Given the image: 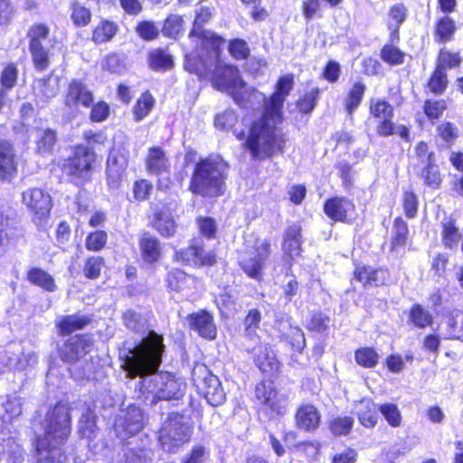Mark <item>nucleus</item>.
<instances>
[{
	"instance_id": "f257e3e1",
	"label": "nucleus",
	"mask_w": 463,
	"mask_h": 463,
	"mask_svg": "<svg viewBox=\"0 0 463 463\" xmlns=\"http://www.w3.org/2000/svg\"><path fill=\"white\" fill-rule=\"evenodd\" d=\"M164 351L163 336L150 331L138 345L128 351L123 361L122 366L128 376L139 377L140 391L152 394L151 404L162 400H179L186 387L183 379L166 372H157Z\"/></svg>"
},
{
	"instance_id": "f03ea898",
	"label": "nucleus",
	"mask_w": 463,
	"mask_h": 463,
	"mask_svg": "<svg viewBox=\"0 0 463 463\" xmlns=\"http://www.w3.org/2000/svg\"><path fill=\"white\" fill-rule=\"evenodd\" d=\"M222 39L212 33H205L202 41V53L186 54L185 69L197 75H203L214 67L212 75L213 86L232 97L235 103H242L238 90L244 89V81L237 67L223 63L220 60Z\"/></svg>"
},
{
	"instance_id": "7ed1b4c3",
	"label": "nucleus",
	"mask_w": 463,
	"mask_h": 463,
	"mask_svg": "<svg viewBox=\"0 0 463 463\" xmlns=\"http://www.w3.org/2000/svg\"><path fill=\"white\" fill-rule=\"evenodd\" d=\"M238 94L242 99V103H236L240 107L255 109L263 106L264 108L263 116L252 124L245 142L252 156L260 158L281 151L284 139L280 130L276 127L277 124H273L270 120V117H266V103L269 99L253 88H246L245 83L244 89L238 90Z\"/></svg>"
},
{
	"instance_id": "20e7f679",
	"label": "nucleus",
	"mask_w": 463,
	"mask_h": 463,
	"mask_svg": "<svg viewBox=\"0 0 463 463\" xmlns=\"http://www.w3.org/2000/svg\"><path fill=\"white\" fill-rule=\"evenodd\" d=\"M228 164L220 156L200 161L194 169L190 190L202 196L216 197L223 194Z\"/></svg>"
},
{
	"instance_id": "39448f33",
	"label": "nucleus",
	"mask_w": 463,
	"mask_h": 463,
	"mask_svg": "<svg viewBox=\"0 0 463 463\" xmlns=\"http://www.w3.org/2000/svg\"><path fill=\"white\" fill-rule=\"evenodd\" d=\"M44 436L38 440L41 446H61L71 434V418L69 406L65 403H57L51 409L43 422Z\"/></svg>"
},
{
	"instance_id": "423d86ee",
	"label": "nucleus",
	"mask_w": 463,
	"mask_h": 463,
	"mask_svg": "<svg viewBox=\"0 0 463 463\" xmlns=\"http://www.w3.org/2000/svg\"><path fill=\"white\" fill-rule=\"evenodd\" d=\"M191 430L179 414H171L159 430L158 440L162 449L167 452H175L189 441Z\"/></svg>"
},
{
	"instance_id": "0eeeda50",
	"label": "nucleus",
	"mask_w": 463,
	"mask_h": 463,
	"mask_svg": "<svg viewBox=\"0 0 463 463\" xmlns=\"http://www.w3.org/2000/svg\"><path fill=\"white\" fill-rule=\"evenodd\" d=\"M22 203L32 214L33 222L39 228L45 227L53 206L51 194L43 188L32 187L24 190Z\"/></svg>"
},
{
	"instance_id": "6e6552de",
	"label": "nucleus",
	"mask_w": 463,
	"mask_h": 463,
	"mask_svg": "<svg viewBox=\"0 0 463 463\" xmlns=\"http://www.w3.org/2000/svg\"><path fill=\"white\" fill-rule=\"evenodd\" d=\"M193 380L199 393L209 404L219 406L224 402L226 395L220 380L205 365L198 364L194 368Z\"/></svg>"
},
{
	"instance_id": "1a4fd4ad",
	"label": "nucleus",
	"mask_w": 463,
	"mask_h": 463,
	"mask_svg": "<svg viewBox=\"0 0 463 463\" xmlns=\"http://www.w3.org/2000/svg\"><path fill=\"white\" fill-rule=\"evenodd\" d=\"M94 161L95 153L88 147L80 146L75 148L72 156L63 161L61 171L77 184H81L89 179L91 165Z\"/></svg>"
},
{
	"instance_id": "9d476101",
	"label": "nucleus",
	"mask_w": 463,
	"mask_h": 463,
	"mask_svg": "<svg viewBox=\"0 0 463 463\" xmlns=\"http://www.w3.org/2000/svg\"><path fill=\"white\" fill-rule=\"evenodd\" d=\"M269 254V241L266 239H257L253 246L241 255L240 265L249 277L260 279Z\"/></svg>"
},
{
	"instance_id": "9b49d317",
	"label": "nucleus",
	"mask_w": 463,
	"mask_h": 463,
	"mask_svg": "<svg viewBox=\"0 0 463 463\" xmlns=\"http://www.w3.org/2000/svg\"><path fill=\"white\" fill-rule=\"evenodd\" d=\"M294 85V76L287 74L279 78L274 93L266 103V117H270L273 124H279L282 120L283 105Z\"/></svg>"
},
{
	"instance_id": "f8f14e48",
	"label": "nucleus",
	"mask_w": 463,
	"mask_h": 463,
	"mask_svg": "<svg viewBox=\"0 0 463 463\" xmlns=\"http://www.w3.org/2000/svg\"><path fill=\"white\" fill-rule=\"evenodd\" d=\"M115 431L125 439L138 433L144 427V413L137 406H128L121 410L115 421Z\"/></svg>"
},
{
	"instance_id": "ddd939ff",
	"label": "nucleus",
	"mask_w": 463,
	"mask_h": 463,
	"mask_svg": "<svg viewBox=\"0 0 463 463\" xmlns=\"http://www.w3.org/2000/svg\"><path fill=\"white\" fill-rule=\"evenodd\" d=\"M128 164V152L123 147H113L107 159V182L109 187L118 188Z\"/></svg>"
},
{
	"instance_id": "4468645a",
	"label": "nucleus",
	"mask_w": 463,
	"mask_h": 463,
	"mask_svg": "<svg viewBox=\"0 0 463 463\" xmlns=\"http://www.w3.org/2000/svg\"><path fill=\"white\" fill-rule=\"evenodd\" d=\"M93 347V341L88 335H74L69 338L61 347L62 361L74 364L80 361Z\"/></svg>"
},
{
	"instance_id": "2eb2a0df",
	"label": "nucleus",
	"mask_w": 463,
	"mask_h": 463,
	"mask_svg": "<svg viewBox=\"0 0 463 463\" xmlns=\"http://www.w3.org/2000/svg\"><path fill=\"white\" fill-rule=\"evenodd\" d=\"M93 102L92 93L81 81L73 80L70 82L64 95V105L72 111H77L80 106L88 108Z\"/></svg>"
},
{
	"instance_id": "dca6fc26",
	"label": "nucleus",
	"mask_w": 463,
	"mask_h": 463,
	"mask_svg": "<svg viewBox=\"0 0 463 463\" xmlns=\"http://www.w3.org/2000/svg\"><path fill=\"white\" fill-rule=\"evenodd\" d=\"M248 351L253 354L255 364L267 373H274L279 370L280 364L270 345L266 343H260L254 346H248Z\"/></svg>"
},
{
	"instance_id": "f3484780",
	"label": "nucleus",
	"mask_w": 463,
	"mask_h": 463,
	"mask_svg": "<svg viewBox=\"0 0 463 463\" xmlns=\"http://www.w3.org/2000/svg\"><path fill=\"white\" fill-rule=\"evenodd\" d=\"M326 214L335 222H351L355 215L354 203L345 197L328 199L324 205Z\"/></svg>"
},
{
	"instance_id": "a211bd4d",
	"label": "nucleus",
	"mask_w": 463,
	"mask_h": 463,
	"mask_svg": "<svg viewBox=\"0 0 463 463\" xmlns=\"http://www.w3.org/2000/svg\"><path fill=\"white\" fill-rule=\"evenodd\" d=\"M176 261L184 264L193 265H211L215 261V257L211 252H205L204 250L196 244H192L184 250H177L175 254Z\"/></svg>"
},
{
	"instance_id": "6ab92c4d",
	"label": "nucleus",
	"mask_w": 463,
	"mask_h": 463,
	"mask_svg": "<svg viewBox=\"0 0 463 463\" xmlns=\"http://www.w3.org/2000/svg\"><path fill=\"white\" fill-rule=\"evenodd\" d=\"M187 322L191 329L197 332L202 337L213 339L216 336V327L213 316L201 310L187 317Z\"/></svg>"
},
{
	"instance_id": "aec40b11",
	"label": "nucleus",
	"mask_w": 463,
	"mask_h": 463,
	"mask_svg": "<svg viewBox=\"0 0 463 463\" xmlns=\"http://www.w3.org/2000/svg\"><path fill=\"white\" fill-rule=\"evenodd\" d=\"M320 419L321 416L317 409L312 404L301 405L295 414L297 427L306 431L317 430L319 426Z\"/></svg>"
},
{
	"instance_id": "412c9836",
	"label": "nucleus",
	"mask_w": 463,
	"mask_h": 463,
	"mask_svg": "<svg viewBox=\"0 0 463 463\" xmlns=\"http://www.w3.org/2000/svg\"><path fill=\"white\" fill-rule=\"evenodd\" d=\"M17 170V162L13 146L5 140H0V178L12 177Z\"/></svg>"
},
{
	"instance_id": "4be33fe9",
	"label": "nucleus",
	"mask_w": 463,
	"mask_h": 463,
	"mask_svg": "<svg viewBox=\"0 0 463 463\" xmlns=\"http://www.w3.org/2000/svg\"><path fill=\"white\" fill-rule=\"evenodd\" d=\"M301 227L295 223L287 228L282 244L284 255L290 259L298 256L301 250Z\"/></svg>"
},
{
	"instance_id": "5701e85b",
	"label": "nucleus",
	"mask_w": 463,
	"mask_h": 463,
	"mask_svg": "<svg viewBox=\"0 0 463 463\" xmlns=\"http://www.w3.org/2000/svg\"><path fill=\"white\" fill-rule=\"evenodd\" d=\"M146 166L149 173L161 175L169 171L170 164L163 149L154 146L148 150Z\"/></svg>"
},
{
	"instance_id": "b1692460",
	"label": "nucleus",
	"mask_w": 463,
	"mask_h": 463,
	"mask_svg": "<svg viewBox=\"0 0 463 463\" xmlns=\"http://www.w3.org/2000/svg\"><path fill=\"white\" fill-rule=\"evenodd\" d=\"M354 275V279L366 288L383 285L385 282L387 272L384 269H376L372 267H357Z\"/></svg>"
},
{
	"instance_id": "393cba45",
	"label": "nucleus",
	"mask_w": 463,
	"mask_h": 463,
	"mask_svg": "<svg viewBox=\"0 0 463 463\" xmlns=\"http://www.w3.org/2000/svg\"><path fill=\"white\" fill-rule=\"evenodd\" d=\"M356 414L360 423L366 428H373L378 420L379 407L373 401L364 399L356 404Z\"/></svg>"
},
{
	"instance_id": "a878e982",
	"label": "nucleus",
	"mask_w": 463,
	"mask_h": 463,
	"mask_svg": "<svg viewBox=\"0 0 463 463\" xmlns=\"http://www.w3.org/2000/svg\"><path fill=\"white\" fill-rule=\"evenodd\" d=\"M38 463H75L61 452L60 446L37 445Z\"/></svg>"
},
{
	"instance_id": "bb28decb",
	"label": "nucleus",
	"mask_w": 463,
	"mask_h": 463,
	"mask_svg": "<svg viewBox=\"0 0 463 463\" xmlns=\"http://www.w3.org/2000/svg\"><path fill=\"white\" fill-rule=\"evenodd\" d=\"M34 94L37 99L43 102H48L54 98L59 90V80L57 78L49 76L35 81Z\"/></svg>"
},
{
	"instance_id": "cd10ccee",
	"label": "nucleus",
	"mask_w": 463,
	"mask_h": 463,
	"mask_svg": "<svg viewBox=\"0 0 463 463\" xmlns=\"http://www.w3.org/2000/svg\"><path fill=\"white\" fill-rule=\"evenodd\" d=\"M212 18V11L209 7L200 6L195 10V18L194 22V27L190 33V36H197L198 42L200 44V48L194 53H202V41L203 35L205 33H212L215 35L213 33L209 31L201 30V27L208 23Z\"/></svg>"
},
{
	"instance_id": "c85d7f7f",
	"label": "nucleus",
	"mask_w": 463,
	"mask_h": 463,
	"mask_svg": "<svg viewBox=\"0 0 463 463\" xmlns=\"http://www.w3.org/2000/svg\"><path fill=\"white\" fill-rule=\"evenodd\" d=\"M140 249L144 260L148 263H155L161 257L159 241L148 233H145L140 240Z\"/></svg>"
},
{
	"instance_id": "c756f323",
	"label": "nucleus",
	"mask_w": 463,
	"mask_h": 463,
	"mask_svg": "<svg viewBox=\"0 0 463 463\" xmlns=\"http://www.w3.org/2000/svg\"><path fill=\"white\" fill-rule=\"evenodd\" d=\"M27 279L33 285H36L49 292L56 289L53 278L43 269L33 268L27 273Z\"/></svg>"
},
{
	"instance_id": "7c9ffc66",
	"label": "nucleus",
	"mask_w": 463,
	"mask_h": 463,
	"mask_svg": "<svg viewBox=\"0 0 463 463\" xmlns=\"http://www.w3.org/2000/svg\"><path fill=\"white\" fill-rule=\"evenodd\" d=\"M90 318L85 316H65L58 322V327L61 334L69 335L73 331L83 328L90 323Z\"/></svg>"
},
{
	"instance_id": "2f4dec72",
	"label": "nucleus",
	"mask_w": 463,
	"mask_h": 463,
	"mask_svg": "<svg viewBox=\"0 0 463 463\" xmlns=\"http://www.w3.org/2000/svg\"><path fill=\"white\" fill-rule=\"evenodd\" d=\"M154 228L164 237H171L175 233L176 224L170 213L160 212L156 213Z\"/></svg>"
},
{
	"instance_id": "473e14b6",
	"label": "nucleus",
	"mask_w": 463,
	"mask_h": 463,
	"mask_svg": "<svg viewBox=\"0 0 463 463\" xmlns=\"http://www.w3.org/2000/svg\"><path fill=\"white\" fill-rule=\"evenodd\" d=\"M118 32V25L110 21H101L94 29L92 40L101 43L110 41Z\"/></svg>"
},
{
	"instance_id": "72a5a7b5",
	"label": "nucleus",
	"mask_w": 463,
	"mask_h": 463,
	"mask_svg": "<svg viewBox=\"0 0 463 463\" xmlns=\"http://www.w3.org/2000/svg\"><path fill=\"white\" fill-rule=\"evenodd\" d=\"M149 66L153 70H168L173 66L172 56L165 50L156 49L149 52Z\"/></svg>"
},
{
	"instance_id": "f704fd0d",
	"label": "nucleus",
	"mask_w": 463,
	"mask_h": 463,
	"mask_svg": "<svg viewBox=\"0 0 463 463\" xmlns=\"http://www.w3.org/2000/svg\"><path fill=\"white\" fill-rule=\"evenodd\" d=\"M455 31L456 25L454 21L448 16H444L437 22L435 39L439 43L449 42L451 40Z\"/></svg>"
},
{
	"instance_id": "c9c22d12",
	"label": "nucleus",
	"mask_w": 463,
	"mask_h": 463,
	"mask_svg": "<svg viewBox=\"0 0 463 463\" xmlns=\"http://www.w3.org/2000/svg\"><path fill=\"white\" fill-rule=\"evenodd\" d=\"M155 106V99L149 92L143 93L137 100L134 108L133 114L136 121L144 119L153 109Z\"/></svg>"
},
{
	"instance_id": "e433bc0d",
	"label": "nucleus",
	"mask_w": 463,
	"mask_h": 463,
	"mask_svg": "<svg viewBox=\"0 0 463 463\" xmlns=\"http://www.w3.org/2000/svg\"><path fill=\"white\" fill-rule=\"evenodd\" d=\"M442 226V241L444 245L449 249L457 248L461 239V233L455 226L454 222L449 220L444 222Z\"/></svg>"
},
{
	"instance_id": "4c0bfd02",
	"label": "nucleus",
	"mask_w": 463,
	"mask_h": 463,
	"mask_svg": "<svg viewBox=\"0 0 463 463\" xmlns=\"http://www.w3.org/2000/svg\"><path fill=\"white\" fill-rule=\"evenodd\" d=\"M410 321L417 327L424 328L432 323V316L419 304H414L410 311Z\"/></svg>"
},
{
	"instance_id": "58836bf2",
	"label": "nucleus",
	"mask_w": 463,
	"mask_h": 463,
	"mask_svg": "<svg viewBox=\"0 0 463 463\" xmlns=\"http://www.w3.org/2000/svg\"><path fill=\"white\" fill-rule=\"evenodd\" d=\"M365 90V86L362 82H355L345 99V109L349 115L360 105Z\"/></svg>"
},
{
	"instance_id": "ea45409f",
	"label": "nucleus",
	"mask_w": 463,
	"mask_h": 463,
	"mask_svg": "<svg viewBox=\"0 0 463 463\" xmlns=\"http://www.w3.org/2000/svg\"><path fill=\"white\" fill-rule=\"evenodd\" d=\"M370 113L375 118L386 119L392 118L393 108L388 102L381 99H372L370 100Z\"/></svg>"
},
{
	"instance_id": "a19ab883",
	"label": "nucleus",
	"mask_w": 463,
	"mask_h": 463,
	"mask_svg": "<svg viewBox=\"0 0 463 463\" xmlns=\"http://www.w3.org/2000/svg\"><path fill=\"white\" fill-rule=\"evenodd\" d=\"M256 397L262 403L268 405L272 410L275 409L274 398L276 396V391L273 383L269 382H261L256 385Z\"/></svg>"
},
{
	"instance_id": "79ce46f5",
	"label": "nucleus",
	"mask_w": 463,
	"mask_h": 463,
	"mask_svg": "<svg viewBox=\"0 0 463 463\" xmlns=\"http://www.w3.org/2000/svg\"><path fill=\"white\" fill-rule=\"evenodd\" d=\"M122 320L125 326L134 332H139L146 326V318L132 309H128L123 313Z\"/></svg>"
},
{
	"instance_id": "37998d69",
	"label": "nucleus",
	"mask_w": 463,
	"mask_h": 463,
	"mask_svg": "<svg viewBox=\"0 0 463 463\" xmlns=\"http://www.w3.org/2000/svg\"><path fill=\"white\" fill-rule=\"evenodd\" d=\"M449 327L448 335L449 338H459L463 336V312L454 310L449 313L447 320Z\"/></svg>"
},
{
	"instance_id": "c03bdc74",
	"label": "nucleus",
	"mask_w": 463,
	"mask_h": 463,
	"mask_svg": "<svg viewBox=\"0 0 463 463\" xmlns=\"http://www.w3.org/2000/svg\"><path fill=\"white\" fill-rule=\"evenodd\" d=\"M408 227L404 221L402 219H396L393 227V235L392 241V249L398 250L400 248H403L407 241Z\"/></svg>"
},
{
	"instance_id": "a18cd8bd",
	"label": "nucleus",
	"mask_w": 463,
	"mask_h": 463,
	"mask_svg": "<svg viewBox=\"0 0 463 463\" xmlns=\"http://www.w3.org/2000/svg\"><path fill=\"white\" fill-rule=\"evenodd\" d=\"M461 63V58L458 53L451 52L446 49H441L438 57L437 68L445 71L447 69L457 68Z\"/></svg>"
},
{
	"instance_id": "49530a36",
	"label": "nucleus",
	"mask_w": 463,
	"mask_h": 463,
	"mask_svg": "<svg viewBox=\"0 0 463 463\" xmlns=\"http://www.w3.org/2000/svg\"><path fill=\"white\" fill-rule=\"evenodd\" d=\"M118 463H152V452L146 449H129Z\"/></svg>"
},
{
	"instance_id": "de8ad7c7",
	"label": "nucleus",
	"mask_w": 463,
	"mask_h": 463,
	"mask_svg": "<svg viewBox=\"0 0 463 463\" xmlns=\"http://www.w3.org/2000/svg\"><path fill=\"white\" fill-rule=\"evenodd\" d=\"M354 357L359 365L366 368H372L378 364L379 355L374 349L371 347H363L356 350Z\"/></svg>"
},
{
	"instance_id": "09e8293b",
	"label": "nucleus",
	"mask_w": 463,
	"mask_h": 463,
	"mask_svg": "<svg viewBox=\"0 0 463 463\" xmlns=\"http://www.w3.org/2000/svg\"><path fill=\"white\" fill-rule=\"evenodd\" d=\"M33 61L38 71H44L49 65V55L44 44H30Z\"/></svg>"
},
{
	"instance_id": "8fccbe9b",
	"label": "nucleus",
	"mask_w": 463,
	"mask_h": 463,
	"mask_svg": "<svg viewBox=\"0 0 463 463\" xmlns=\"http://www.w3.org/2000/svg\"><path fill=\"white\" fill-rule=\"evenodd\" d=\"M184 21L177 14L169 15L164 24L162 32L165 36L175 39L184 30Z\"/></svg>"
},
{
	"instance_id": "3c124183",
	"label": "nucleus",
	"mask_w": 463,
	"mask_h": 463,
	"mask_svg": "<svg viewBox=\"0 0 463 463\" xmlns=\"http://www.w3.org/2000/svg\"><path fill=\"white\" fill-rule=\"evenodd\" d=\"M96 430V416L90 409L82 413L79 422L80 433L88 439H90Z\"/></svg>"
},
{
	"instance_id": "603ef678",
	"label": "nucleus",
	"mask_w": 463,
	"mask_h": 463,
	"mask_svg": "<svg viewBox=\"0 0 463 463\" xmlns=\"http://www.w3.org/2000/svg\"><path fill=\"white\" fill-rule=\"evenodd\" d=\"M448 86L447 73L436 67L429 82L428 87L434 94H442Z\"/></svg>"
},
{
	"instance_id": "864d4df0",
	"label": "nucleus",
	"mask_w": 463,
	"mask_h": 463,
	"mask_svg": "<svg viewBox=\"0 0 463 463\" xmlns=\"http://www.w3.org/2000/svg\"><path fill=\"white\" fill-rule=\"evenodd\" d=\"M354 425V419L352 417L344 416L333 419L329 422V429L331 432L335 435H346L350 432Z\"/></svg>"
},
{
	"instance_id": "5fc2aeb1",
	"label": "nucleus",
	"mask_w": 463,
	"mask_h": 463,
	"mask_svg": "<svg viewBox=\"0 0 463 463\" xmlns=\"http://www.w3.org/2000/svg\"><path fill=\"white\" fill-rule=\"evenodd\" d=\"M37 149L40 153L50 152L56 141V134L51 129L39 130L37 133Z\"/></svg>"
},
{
	"instance_id": "6e6d98bb",
	"label": "nucleus",
	"mask_w": 463,
	"mask_h": 463,
	"mask_svg": "<svg viewBox=\"0 0 463 463\" xmlns=\"http://www.w3.org/2000/svg\"><path fill=\"white\" fill-rule=\"evenodd\" d=\"M210 451L202 445L194 446L191 451L184 457L182 463H208Z\"/></svg>"
},
{
	"instance_id": "4d7b16f0",
	"label": "nucleus",
	"mask_w": 463,
	"mask_h": 463,
	"mask_svg": "<svg viewBox=\"0 0 463 463\" xmlns=\"http://www.w3.org/2000/svg\"><path fill=\"white\" fill-rule=\"evenodd\" d=\"M380 412L383 414L386 421L392 427H399L402 422V415L395 404L385 403L379 407Z\"/></svg>"
},
{
	"instance_id": "13d9d810",
	"label": "nucleus",
	"mask_w": 463,
	"mask_h": 463,
	"mask_svg": "<svg viewBox=\"0 0 463 463\" xmlns=\"http://www.w3.org/2000/svg\"><path fill=\"white\" fill-rule=\"evenodd\" d=\"M447 109V103L445 100H431L428 99L425 101L423 109L425 115L428 117L429 119L434 120L438 119L441 117L443 112Z\"/></svg>"
},
{
	"instance_id": "bf43d9fd",
	"label": "nucleus",
	"mask_w": 463,
	"mask_h": 463,
	"mask_svg": "<svg viewBox=\"0 0 463 463\" xmlns=\"http://www.w3.org/2000/svg\"><path fill=\"white\" fill-rule=\"evenodd\" d=\"M421 177L425 184L432 188H438L441 182L439 167L434 162L426 164L425 168L421 172Z\"/></svg>"
},
{
	"instance_id": "052dcab7",
	"label": "nucleus",
	"mask_w": 463,
	"mask_h": 463,
	"mask_svg": "<svg viewBox=\"0 0 463 463\" xmlns=\"http://www.w3.org/2000/svg\"><path fill=\"white\" fill-rule=\"evenodd\" d=\"M408 15L407 8L403 4H396L389 10V26L398 30L401 24L406 20Z\"/></svg>"
},
{
	"instance_id": "680f3d73",
	"label": "nucleus",
	"mask_w": 463,
	"mask_h": 463,
	"mask_svg": "<svg viewBox=\"0 0 463 463\" xmlns=\"http://www.w3.org/2000/svg\"><path fill=\"white\" fill-rule=\"evenodd\" d=\"M381 58L391 65H398L403 62L404 53L393 45H385L382 49Z\"/></svg>"
},
{
	"instance_id": "e2e57ef3",
	"label": "nucleus",
	"mask_w": 463,
	"mask_h": 463,
	"mask_svg": "<svg viewBox=\"0 0 463 463\" xmlns=\"http://www.w3.org/2000/svg\"><path fill=\"white\" fill-rule=\"evenodd\" d=\"M138 36L145 41H152L159 35V30L155 23L150 21H143L136 27Z\"/></svg>"
},
{
	"instance_id": "0e129e2a",
	"label": "nucleus",
	"mask_w": 463,
	"mask_h": 463,
	"mask_svg": "<svg viewBox=\"0 0 463 463\" xmlns=\"http://www.w3.org/2000/svg\"><path fill=\"white\" fill-rule=\"evenodd\" d=\"M103 264V259L101 257L92 256L88 258L83 269L84 275L90 279L99 278Z\"/></svg>"
},
{
	"instance_id": "69168bd1",
	"label": "nucleus",
	"mask_w": 463,
	"mask_h": 463,
	"mask_svg": "<svg viewBox=\"0 0 463 463\" xmlns=\"http://www.w3.org/2000/svg\"><path fill=\"white\" fill-rule=\"evenodd\" d=\"M36 363L37 355L34 353H23L15 362H14L12 358H9L6 366L13 370L23 371Z\"/></svg>"
},
{
	"instance_id": "338daca9",
	"label": "nucleus",
	"mask_w": 463,
	"mask_h": 463,
	"mask_svg": "<svg viewBox=\"0 0 463 463\" xmlns=\"http://www.w3.org/2000/svg\"><path fill=\"white\" fill-rule=\"evenodd\" d=\"M107 239V233L103 231L91 232L86 239V248L89 250L99 251L106 245Z\"/></svg>"
},
{
	"instance_id": "774afa93",
	"label": "nucleus",
	"mask_w": 463,
	"mask_h": 463,
	"mask_svg": "<svg viewBox=\"0 0 463 463\" xmlns=\"http://www.w3.org/2000/svg\"><path fill=\"white\" fill-rule=\"evenodd\" d=\"M190 279L183 270L175 269L167 275L168 287L175 291H180Z\"/></svg>"
}]
</instances>
